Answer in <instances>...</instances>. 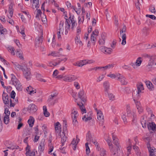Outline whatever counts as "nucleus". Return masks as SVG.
Segmentation results:
<instances>
[{"label": "nucleus", "mask_w": 156, "mask_h": 156, "mask_svg": "<svg viewBox=\"0 0 156 156\" xmlns=\"http://www.w3.org/2000/svg\"><path fill=\"white\" fill-rule=\"evenodd\" d=\"M68 18L67 16H65V18L66 21L65 23L64 33L65 35L68 34L70 28V25H71V28L72 30H73L77 25L76 22L73 16H70L69 18V23L68 21Z\"/></svg>", "instance_id": "1"}, {"label": "nucleus", "mask_w": 156, "mask_h": 156, "mask_svg": "<svg viewBox=\"0 0 156 156\" xmlns=\"http://www.w3.org/2000/svg\"><path fill=\"white\" fill-rule=\"evenodd\" d=\"M126 108L128 118L130 120H132L133 122H136V116L135 111L132 110L131 111L130 106L128 105H126Z\"/></svg>", "instance_id": "2"}, {"label": "nucleus", "mask_w": 156, "mask_h": 156, "mask_svg": "<svg viewBox=\"0 0 156 156\" xmlns=\"http://www.w3.org/2000/svg\"><path fill=\"white\" fill-rule=\"evenodd\" d=\"M11 76L12 84L15 86L17 90L19 91L22 90V87L20 81L13 74H11Z\"/></svg>", "instance_id": "3"}, {"label": "nucleus", "mask_w": 156, "mask_h": 156, "mask_svg": "<svg viewBox=\"0 0 156 156\" xmlns=\"http://www.w3.org/2000/svg\"><path fill=\"white\" fill-rule=\"evenodd\" d=\"M79 115L77 109L73 108L71 110V116L73 120V124L74 125H76L78 123L77 118Z\"/></svg>", "instance_id": "4"}, {"label": "nucleus", "mask_w": 156, "mask_h": 156, "mask_svg": "<svg viewBox=\"0 0 156 156\" xmlns=\"http://www.w3.org/2000/svg\"><path fill=\"white\" fill-rule=\"evenodd\" d=\"M23 76L27 80H29L31 78V74L30 69L27 66H24L22 70Z\"/></svg>", "instance_id": "5"}, {"label": "nucleus", "mask_w": 156, "mask_h": 156, "mask_svg": "<svg viewBox=\"0 0 156 156\" xmlns=\"http://www.w3.org/2000/svg\"><path fill=\"white\" fill-rule=\"evenodd\" d=\"M126 26L125 25H124L122 29L120 30V35L122 39L121 44L123 45H125L126 44Z\"/></svg>", "instance_id": "6"}, {"label": "nucleus", "mask_w": 156, "mask_h": 156, "mask_svg": "<svg viewBox=\"0 0 156 156\" xmlns=\"http://www.w3.org/2000/svg\"><path fill=\"white\" fill-rule=\"evenodd\" d=\"M78 78L75 75L70 74L67 75L63 77V80L66 82H72Z\"/></svg>", "instance_id": "7"}, {"label": "nucleus", "mask_w": 156, "mask_h": 156, "mask_svg": "<svg viewBox=\"0 0 156 156\" xmlns=\"http://www.w3.org/2000/svg\"><path fill=\"white\" fill-rule=\"evenodd\" d=\"M63 131L62 133V134H60V136L61 138V142L62 143V146H63L64 143L66 140L67 137L66 136L67 132V128L66 126L63 127Z\"/></svg>", "instance_id": "8"}, {"label": "nucleus", "mask_w": 156, "mask_h": 156, "mask_svg": "<svg viewBox=\"0 0 156 156\" xmlns=\"http://www.w3.org/2000/svg\"><path fill=\"white\" fill-rule=\"evenodd\" d=\"M94 109L97 114V119L101 122V125L102 126L104 120V116L103 113L101 110L98 109L97 108H95Z\"/></svg>", "instance_id": "9"}, {"label": "nucleus", "mask_w": 156, "mask_h": 156, "mask_svg": "<svg viewBox=\"0 0 156 156\" xmlns=\"http://www.w3.org/2000/svg\"><path fill=\"white\" fill-rule=\"evenodd\" d=\"M55 133L57 136H60L61 133V125L58 122H57L54 124Z\"/></svg>", "instance_id": "10"}, {"label": "nucleus", "mask_w": 156, "mask_h": 156, "mask_svg": "<svg viewBox=\"0 0 156 156\" xmlns=\"http://www.w3.org/2000/svg\"><path fill=\"white\" fill-rule=\"evenodd\" d=\"M64 24V23L63 21H60L59 25V28L58 30L57 31V37L58 39H60L61 38V33L62 34L63 33Z\"/></svg>", "instance_id": "11"}, {"label": "nucleus", "mask_w": 156, "mask_h": 156, "mask_svg": "<svg viewBox=\"0 0 156 156\" xmlns=\"http://www.w3.org/2000/svg\"><path fill=\"white\" fill-rule=\"evenodd\" d=\"M37 110V106L34 104H30L28 107V111L31 114H33Z\"/></svg>", "instance_id": "12"}, {"label": "nucleus", "mask_w": 156, "mask_h": 156, "mask_svg": "<svg viewBox=\"0 0 156 156\" xmlns=\"http://www.w3.org/2000/svg\"><path fill=\"white\" fill-rule=\"evenodd\" d=\"M2 100L5 104H8L10 99H9L8 94L3 92L2 94Z\"/></svg>", "instance_id": "13"}, {"label": "nucleus", "mask_w": 156, "mask_h": 156, "mask_svg": "<svg viewBox=\"0 0 156 156\" xmlns=\"http://www.w3.org/2000/svg\"><path fill=\"white\" fill-rule=\"evenodd\" d=\"M112 134L114 143L116 146V147L117 148V150L121 151L122 150V149L120 146L119 145L118 139L116 138L113 133H112Z\"/></svg>", "instance_id": "14"}, {"label": "nucleus", "mask_w": 156, "mask_h": 156, "mask_svg": "<svg viewBox=\"0 0 156 156\" xmlns=\"http://www.w3.org/2000/svg\"><path fill=\"white\" fill-rule=\"evenodd\" d=\"M106 39V34L105 33H103L101 35V37L99 40V43L100 44L104 45L105 43V40Z\"/></svg>", "instance_id": "15"}, {"label": "nucleus", "mask_w": 156, "mask_h": 156, "mask_svg": "<svg viewBox=\"0 0 156 156\" xmlns=\"http://www.w3.org/2000/svg\"><path fill=\"white\" fill-rule=\"evenodd\" d=\"M117 80H119L122 85H126L127 83V81H126V78L123 76L121 75L120 74H119Z\"/></svg>", "instance_id": "16"}, {"label": "nucleus", "mask_w": 156, "mask_h": 156, "mask_svg": "<svg viewBox=\"0 0 156 156\" xmlns=\"http://www.w3.org/2000/svg\"><path fill=\"white\" fill-rule=\"evenodd\" d=\"M137 87L138 90V92L136 95L138 98L139 97V94L141 93L142 90L144 89V87L143 83L141 82L138 83L137 84Z\"/></svg>", "instance_id": "17"}, {"label": "nucleus", "mask_w": 156, "mask_h": 156, "mask_svg": "<svg viewBox=\"0 0 156 156\" xmlns=\"http://www.w3.org/2000/svg\"><path fill=\"white\" fill-rule=\"evenodd\" d=\"M45 144V140H42L39 144L38 147V151L40 152H43L44 150Z\"/></svg>", "instance_id": "18"}, {"label": "nucleus", "mask_w": 156, "mask_h": 156, "mask_svg": "<svg viewBox=\"0 0 156 156\" xmlns=\"http://www.w3.org/2000/svg\"><path fill=\"white\" fill-rule=\"evenodd\" d=\"M105 139L111 151L113 153H114V151H113V145L111 142V138L108 136L107 135V137L105 138Z\"/></svg>", "instance_id": "19"}, {"label": "nucleus", "mask_w": 156, "mask_h": 156, "mask_svg": "<svg viewBox=\"0 0 156 156\" xmlns=\"http://www.w3.org/2000/svg\"><path fill=\"white\" fill-rule=\"evenodd\" d=\"M80 141V139L76 137V139L74 138L71 142V144L73 149L75 150L76 149V146L78 143Z\"/></svg>", "instance_id": "20"}, {"label": "nucleus", "mask_w": 156, "mask_h": 156, "mask_svg": "<svg viewBox=\"0 0 156 156\" xmlns=\"http://www.w3.org/2000/svg\"><path fill=\"white\" fill-rule=\"evenodd\" d=\"M147 127L150 131H154L156 130V125L154 122H149L147 124Z\"/></svg>", "instance_id": "21"}, {"label": "nucleus", "mask_w": 156, "mask_h": 156, "mask_svg": "<svg viewBox=\"0 0 156 156\" xmlns=\"http://www.w3.org/2000/svg\"><path fill=\"white\" fill-rule=\"evenodd\" d=\"M91 113L90 112L87 113V114L84 115L82 117L83 120L87 122L91 119Z\"/></svg>", "instance_id": "22"}, {"label": "nucleus", "mask_w": 156, "mask_h": 156, "mask_svg": "<svg viewBox=\"0 0 156 156\" xmlns=\"http://www.w3.org/2000/svg\"><path fill=\"white\" fill-rule=\"evenodd\" d=\"M13 4L11 3L9 5V15H8V17L9 18H11L13 14Z\"/></svg>", "instance_id": "23"}, {"label": "nucleus", "mask_w": 156, "mask_h": 156, "mask_svg": "<svg viewBox=\"0 0 156 156\" xmlns=\"http://www.w3.org/2000/svg\"><path fill=\"white\" fill-rule=\"evenodd\" d=\"M32 1V7L33 9L39 7V0H31Z\"/></svg>", "instance_id": "24"}, {"label": "nucleus", "mask_w": 156, "mask_h": 156, "mask_svg": "<svg viewBox=\"0 0 156 156\" xmlns=\"http://www.w3.org/2000/svg\"><path fill=\"white\" fill-rule=\"evenodd\" d=\"M148 149L150 156H156V150L154 147H152L150 148L148 147Z\"/></svg>", "instance_id": "25"}, {"label": "nucleus", "mask_w": 156, "mask_h": 156, "mask_svg": "<svg viewBox=\"0 0 156 156\" xmlns=\"http://www.w3.org/2000/svg\"><path fill=\"white\" fill-rule=\"evenodd\" d=\"M27 90L28 93L30 95H32L36 93L35 89L33 88L31 86H29L27 87Z\"/></svg>", "instance_id": "26"}, {"label": "nucleus", "mask_w": 156, "mask_h": 156, "mask_svg": "<svg viewBox=\"0 0 156 156\" xmlns=\"http://www.w3.org/2000/svg\"><path fill=\"white\" fill-rule=\"evenodd\" d=\"M84 91L83 90H81L78 93L79 97L83 101L85 102L86 101V99L84 98Z\"/></svg>", "instance_id": "27"}, {"label": "nucleus", "mask_w": 156, "mask_h": 156, "mask_svg": "<svg viewBox=\"0 0 156 156\" xmlns=\"http://www.w3.org/2000/svg\"><path fill=\"white\" fill-rule=\"evenodd\" d=\"M12 63L13 65L14 68L17 70L21 69L22 70L23 67H24V66L19 65L16 62H12Z\"/></svg>", "instance_id": "28"}, {"label": "nucleus", "mask_w": 156, "mask_h": 156, "mask_svg": "<svg viewBox=\"0 0 156 156\" xmlns=\"http://www.w3.org/2000/svg\"><path fill=\"white\" fill-rule=\"evenodd\" d=\"M120 73H116L115 74L114 73H110L108 74L107 76L110 77L112 79H116L117 80L119 76Z\"/></svg>", "instance_id": "29"}, {"label": "nucleus", "mask_w": 156, "mask_h": 156, "mask_svg": "<svg viewBox=\"0 0 156 156\" xmlns=\"http://www.w3.org/2000/svg\"><path fill=\"white\" fill-rule=\"evenodd\" d=\"M34 122V118L31 116H30L29 119L28 121V122L30 127H32L33 126Z\"/></svg>", "instance_id": "30"}, {"label": "nucleus", "mask_w": 156, "mask_h": 156, "mask_svg": "<svg viewBox=\"0 0 156 156\" xmlns=\"http://www.w3.org/2000/svg\"><path fill=\"white\" fill-rule=\"evenodd\" d=\"M77 105L79 106L82 114L86 113V109L83 103H78Z\"/></svg>", "instance_id": "31"}, {"label": "nucleus", "mask_w": 156, "mask_h": 156, "mask_svg": "<svg viewBox=\"0 0 156 156\" xmlns=\"http://www.w3.org/2000/svg\"><path fill=\"white\" fill-rule=\"evenodd\" d=\"M18 102V99L16 98L15 100L13 99V100H10V106L11 107H14L15 105Z\"/></svg>", "instance_id": "32"}, {"label": "nucleus", "mask_w": 156, "mask_h": 156, "mask_svg": "<svg viewBox=\"0 0 156 156\" xmlns=\"http://www.w3.org/2000/svg\"><path fill=\"white\" fill-rule=\"evenodd\" d=\"M94 140L91 135L90 133H88L87 134L86 137V140L90 144V143Z\"/></svg>", "instance_id": "33"}, {"label": "nucleus", "mask_w": 156, "mask_h": 156, "mask_svg": "<svg viewBox=\"0 0 156 156\" xmlns=\"http://www.w3.org/2000/svg\"><path fill=\"white\" fill-rule=\"evenodd\" d=\"M142 58L141 57H139L136 59L135 62V65L137 66H140L142 62Z\"/></svg>", "instance_id": "34"}, {"label": "nucleus", "mask_w": 156, "mask_h": 156, "mask_svg": "<svg viewBox=\"0 0 156 156\" xmlns=\"http://www.w3.org/2000/svg\"><path fill=\"white\" fill-rule=\"evenodd\" d=\"M100 151L101 156H107L105 150L103 148H101L100 150H98Z\"/></svg>", "instance_id": "35"}, {"label": "nucleus", "mask_w": 156, "mask_h": 156, "mask_svg": "<svg viewBox=\"0 0 156 156\" xmlns=\"http://www.w3.org/2000/svg\"><path fill=\"white\" fill-rule=\"evenodd\" d=\"M60 55V54L59 52L55 51L51 52L48 54V56L51 55L54 57L59 56Z\"/></svg>", "instance_id": "36"}, {"label": "nucleus", "mask_w": 156, "mask_h": 156, "mask_svg": "<svg viewBox=\"0 0 156 156\" xmlns=\"http://www.w3.org/2000/svg\"><path fill=\"white\" fill-rule=\"evenodd\" d=\"M16 55L17 57L20 58L21 59H23V53L21 50L19 49L17 50Z\"/></svg>", "instance_id": "37"}, {"label": "nucleus", "mask_w": 156, "mask_h": 156, "mask_svg": "<svg viewBox=\"0 0 156 156\" xmlns=\"http://www.w3.org/2000/svg\"><path fill=\"white\" fill-rule=\"evenodd\" d=\"M114 67V64H111L108 65L106 66L102 67V71L105 70L107 69H109L112 68Z\"/></svg>", "instance_id": "38"}, {"label": "nucleus", "mask_w": 156, "mask_h": 156, "mask_svg": "<svg viewBox=\"0 0 156 156\" xmlns=\"http://www.w3.org/2000/svg\"><path fill=\"white\" fill-rule=\"evenodd\" d=\"M92 143L94 144V145L95 146L97 150L98 151L99 150H100V149L101 148L99 145L98 142L95 139H94L92 141Z\"/></svg>", "instance_id": "39"}, {"label": "nucleus", "mask_w": 156, "mask_h": 156, "mask_svg": "<svg viewBox=\"0 0 156 156\" xmlns=\"http://www.w3.org/2000/svg\"><path fill=\"white\" fill-rule=\"evenodd\" d=\"M35 65L36 66L39 68L42 67L45 69L47 68V66L45 65L44 64L40 63L38 62L36 63L35 64Z\"/></svg>", "instance_id": "40"}, {"label": "nucleus", "mask_w": 156, "mask_h": 156, "mask_svg": "<svg viewBox=\"0 0 156 156\" xmlns=\"http://www.w3.org/2000/svg\"><path fill=\"white\" fill-rule=\"evenodd\" d=\"M103 85L105 90L107 91L109 88V83L107 81H105Z\"/></svg>", "instance_id": "41"}, {"label": "nucleus", "mask_w": 156, "mask_h": 156, "mask_svg": "<svg viewBox=\"0 0 156 156\" xmlns=\"http://www.w3.org/2000/svg\"><path fill=\"white\" fill-rule=\"evenodd\" d=\"M146 85L147 88L151 90L154 88V86L152 83L150 81H147L146 82Z\"/></svg>", "instance_id": "42"}, {"label": "nucleus", "mask_w": 156, "mask_h": 156, "mask_svg": "<svg viewBox=\"0 0 156 156\" xmlns=\"http://www.w3.org/2000/svg\"><path fill=\"white\" fill-rule=\"evenodd\" d=\"M77 4L78 7V10H77L76 8H74V9L77 14H79L81 11V6L80 4L78 3Z\"/></svg>", "instance_id": "43"}, {"label": "nucleus", "mask_w": 156, "mask_h": 156, "mask_svg": "<svg viewBox=\"0 0 156 156\" xmlns=\"http://www.w3.org/2000/svg\"><path fill=\"white\" fill-rule=\"evenodd\" d=\"M57 94L56 93H53L51 94L49 97V98L48 99V101L49 102L51 101L52 100H53L54 98L56 97L57 96Z\"/></svg>", "instance_id": "44"}, {"label": "nucleus", "mask_w": 156, "mask_h": 156, "mask_svg": "<svg viewBox=\"0 0 156 156\" xmlns=\"http://www.w3.org/2000/svg\"><path fill=\"white\" fill-rule=\"evenodd\" d=\"M96 36H94L93 35H91L90 40L91 43L94 45L95 44V43L96 41Z\"/></svg>", "instance_id": "45"}, {"label": "nucleus", "mask_w": 156, "mask_h": 156, "mask_svg": "<svg viewBox=\"0 0 156 156\" xmlns=\"http://www.w3.org/2000/svg\"><path fill=\"white\" fill-rule=\"evenodd\" d=\"M8 51H9L10 52L11 54L14 55L15 54L14 51H15V49L14 47H8Z\"/></svg>", "instance_id": "46"}, {"label": "nucleus", "mask_w": 156, "mask_h": 156, "mask_svg": "<svg viewBox=\"0 0 156 156\" xmlns=\"http://www.w3.org/2000/svg\"><path fill=\"white\" fill-rule=\"evenodd\" d=\"M88 144L89 143L88 142L86 143L85 144L86 147V152L87 154H89L90 152V150L88 146Z\"/></svg>", "instance_id": "47"}, {"label": "nucleus", "mask_w": 156, "mask_h": 156, "mask_svg": "<svg viewBox=\"0 0 156 156\" xmlns=\"http://www.w3.org/2000/svg\"><path fill=\"white\" fill-rule=\"evenodd\" d=\"M104 51V53L106 54H110L112 51V49L111 48H107L106 47Z\"/></svg>", "instance_id": "48"}, {"label": "nucleus", "mask_w": 156, "mask_h": 156, "mask_svg": "<svg viewBox=\"0 0 156 156\" xmlns=\"http://www.w3.org/2000/svg\"><path fill=\"white\" fill-rule=\"evenodd\" d=\"M142 0H137V2L135 3L136 8L139 10H140V6H141L140 3L142 2Z\"/></svg>", "instance_id": "49"}, {"label": "nucleus", "mask_w": 156, "mask_h": 156, "mask_svg": "<svg viewBox=\"0 0 156 156\" xmlns=\"http://www.w3.org/2000/svg\"><path fill=\"white\" fill-rule=\"evenodd\" d=\"M41 19L42 22L44 23H45L47 21V19L46 16L44 14L41 15Z\"/></svg>", "instance_id": "50"}, {"label": "nucleus", "mask_w": 156, "mask_h": 156, "mask_svg": "<svg viewBox=\"0 0 156 156\" xmlns=\"http://www.w3.org/2000/svg\"><path fill=\"white\" fill-rule=\"evenodd\" d=\"M60 63V62H51L49 63L48 65L49 66L51 67L53 66H55L58 65Z\"/></svg>", "instance_id": "51"}, {"label": "nucleus", "mask_w": 156, "mask_h": 156, "mask_svg": "<svg viewBox=\"0 0 156 156\" xmlns=\"http://www.w3.org/2000/svg\"><path fill=\"white\" fill-rule=\"evenodd\" d=\"M9 116L5 115L4 117V121L5 124H8L9 122Z\"/></svg>", "instance_id": "52"}, {"label": "nucleus", "mask_w": 156, "mask_h": 156, "mask_svg": "<svg viewBox=\"0 0 156 156\" xmlns=\"http://www.w3.org/2000/svg\"><path fill=\"white\" fill-rule=\"evenodd\" d=\"M37 10V12L36 16V18L39 19L40 16L42 14V12L41 11L40 9H37V8L36 9Z\"/></svg>", "instance_id": "53"}, {"label": "nucleus", "mask_w": 156, "mask_h": 156, "mask_svg": "<svg viewBox=\"0 0 156 156\" xmlns=\"http://www.w3.org/2000/svg\"><path fill=\"white\" fill-rule=\"evenodd\" d=\"M108 97L110 100L113 101L115 99V96L112 94L109 93L108 94Z\"/></svg>", "instance_id": "54"}, {"label": "nucleus", "mask_w": 156, "mask_h": 156, "mask_svg": "<svg viewBox=\"0 0 156 156\" xmlns=\"http://www.w3.org/2000/svg\"><path fill=\"white\" fill-rule=\"evenodd\" d=\"M41 127L42 130H43L44 133H46L47 132V126L46 125L44 124H42L41 125Z\"/></svg>", "instance_id": "55"}, {"label": "nucleus", "mask_w": 156, "mask_h": 156, "mask_svg": "<svg viewBox=\"0 0 156 156\" xmlns=\"http://www.w3.org/2000/svg\"><path fill=\"white\" fill-rule=\"evenodd\" d=\"M75 43L76 44H78L79 42L80 44H82V42L80 41V37L79 35H76V36L75 38Z\"/></svg>", "instance_id": "56"}, {"label": "nucleus", "mask_w": 156, "mask_h": 156, "mask_svg": "<svg viewBox=\"0 0 156 156\" xmlns=\"http://www.w3.org/2000/svg\"><path fill=\"white\" fill-rule=\"evenodd\" d=\"M81 32V28L80 26H78L76 29V35H79Z\"/></svg>", "instance_id": "57"}, {"label": "nucleus", "mask_w": 156, "mask_h": 156, "mask_svg": "<svg viewBox=\"0 0 156 156\" xmlns=\"http://www.w3.org/2000/svg\"><path fill=\"white\" fill-rule=\"evenodd\" d=\"M27 156H35V152L34 151L26 152Z\"/></svg>", "instance_id": "58"}, {"label": "nucleus", "mask_w": 156, "mask_h": 156, "mask_svg": "<svg viewBox=\"0 0 156 156\" xmlns=\"http://www.w3.org/2000/svg\"><path fill=\"white\" fill-rule=\"evenodd\" d=\"M122 118L123 119L124 123L126 124L127 122L126 116L125 114H123L122 115Z\"/></svg>", "instance_id": "59"}, {"label": "nucleus", "mask_w": 156, "mask_h": 156, "mask_svg": "<svg viewBox=\"0 0 156 156\" xmlns=\"http://www.w3.org/2000/svg\"><path fill=\"white\" fill-rule=\"evenodd\" d=\"M105 77V75L102 74L98 77L97 81L99 82L101 81Z\"/></svg>", "instance_id": "60"}, {"label": "nucleus", "mask_w": 156, "mask_h": 156, "mask_svg": "<svg viewBox=\"0 0 156 156\" xmlns=\"http://www.w3.org/2000/svg\"><path fill=\"white\" fill-rule=\"evenodd\" d=\"M73 65L75 66H77L78 67H81L82 66V63L81 61L77 62H76L74 63Z\"/></svg>", "instance_id": "61"}, {"label": "nucleus", "mask_w": 156, "mask_h": 156, "mask_svg": "<svg viewBox=\"0 0 156 156\" xmlns=\"http://www.w3.org/2000/svg\"><path fill=\"white\" fill-rule=\"evenodd\" d=\"M74 85L76 88L77 89H79L80 88V84L77 82H75L74 83Z\"/></svg>", "instance_id": "62"}, {"label": "nucleus", "mask_w": 156, "mask_h": 156, "mask_svg": "<svg viewBox=\"0 0 156 156\" xmlns=\"http://www.w3.org/2000/svg\"><path fill=\"white\" fill-rule=\"evenodd\" d=\"M5 115L9 116L10 114V112L7 108H5Z\"/></svg>", "instance_id": "63"}, {"label": "nucleus", "mask_w": 156, "mask_h": 156, "mask_svg": "<svg viewBox=\"0 0 156 156\" xmlns=\"http://www.w3.org/2000/svg\"><path fill=\"white\" fill-rule=\"evenodd\" d=\"M43 41V38L42 37H37V41H36L37 44V43H38V44L41 43Z\"/></svg>", "instance_id": "64"}]
</instances>
